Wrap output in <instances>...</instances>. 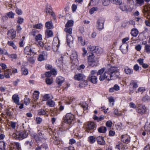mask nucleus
Wrapping results in <instances>:
<instances>
[{
    "instance_id": "29",
    "label": "nucleus",
    "mask_w": 150,
    "mask_h": 150,
    "mask_svg": "<svg viewBox=\"0 0 150 150\" xmlns=\"http://www.w3.org/2000/svg\"><path fill=\"white\" fill-rule=\"evenodd\" d=\"M98 131L100 133H105L107 131V128L105 127L101 126L98 128Z\"/></svg>"
},
{
    "instance_id": "6",
    "label": "nucleus",
    "mask_w": 150,
    "mask_h": 150,
    "mask_svg": "<svg viewBox=\"0 0 150 150\" xmlns=\"http://www.w3.org/2000/svg\"><path fill=\"white\" fill-rule=\"evenodd\" d=\"M136 111L139 114L142 115L146 113L147 109L144 105L139 104L136 109Z\"/></svg>"
},
{
    "instance_id": "42",
    "label": "nucleus",
    "mask_w": 150,
    "mask_h": 150,
    "mask_svg": "<svg viewBox=\"0 0 150 150\" xmlns=\"http://www.w3.org/2000/svg\"><path fill=\"white\" fill-rule=\"evenodd\" d=\"M6 15H7L8 18L13 19L14 18L15 13H13L12 11H11L7 13H6Z\"/></svg>"
},
{
    "instance_id": "59",
    "label": "nucleus",
    "mask_w": 150,
    "mask_h": 150,
    "mask_svg": "<svg viewBox=\"0 0 150 150\" xmlns=\"http://www.w3.org/2000/svg\"><path fill=\"white\" fill-rule=\"evenodd\" d=\"M129 40V37H126L125 38H123L122 40V44H128L129 45V42H127Z\"/></svg>"
},
{
    "instance_id": "18",
    "label": "nucleus",
    "mask_w": 150,
    "mask_h": 150,
    "mask_svg": "<svg viewBox=\"0 0 150 150\" xmlns=\"http://www.w3.org/2000/svg\"><path fill=\"white\" fill-rule=\"evenodd\" d=\"M64 77L61 76H59L56 79V83L58 85L61 86L62 83L64 82Z\"/></svg>"
},
{
    "instance_id": "57",
    "label": "nucleus",
    "mask_w": 150,
    "mask_h": 150,
    "mask_svg": "<svg viewBox=\"0 0 150 150\" xmlns=\"http://www.w3.org/2000/svg\"><path fill=\"white\" fill-rule=\"evenodd\" d=\"M98 8L96 7H93L89 10V13L90 14H92L95 11H97Z\"/></svg>"
},
{
    "instance_id": "11",
    "label": "nucleus",
    "mask_w": 150,
    "mask_h": 150,
    "mask_svg": "<svg viewBox=\"0 0 150 150\" xmlns=\"http://www.w3.org/2000/svg\"><path fill=\"white\" fill-rule=\"evenodd\" d=\"M129 45L128 44H122L120 47V50L123 54H126L128 51Z\"/></svg>"
},
{
    "instance_id": "25",
    "label": "nucleus",
    "mask_w": 150,
    "mask_h": 150,
    "mask_svg": "<svg viewBox=\"0 0 150 150\" xmlns=\"http://www.w3.org/2000/svg\"><path fill=\"white\" fill-rule=\"evenodd\" d=\"M10 75H12V70L11 69H7L4 73L5 77L6 78H9Z\"/></svg>"
},
{
    "instance_id": "53",
    "label": "nucleus",
    "mask_w": 150,
    "mask_h": 150,
    "mask_svg": "<svg viewBox=\"0 0 150 150\" xmlns=\"http://www.w3.org/2000/svg\"><path fill=\"white\" fill-rule=\"evenodd\" d=\"M8 56L9 58L12 59V60L17 59L18 58V55L16 54H9Z\"/></svg>"
},
{
    "instance_id": "38",
    "label": "nucleus",
    "mask_w": 150,
    "mask_h": 150,
    "mask_svg": "<svg viewBox=\"0 0 150 150\" xmlns=\"http://www.w3.org/2000/svg\"><path fill=\"white\" fill-rule=\"evenodd\" d=\"M130 85L132 86V88L134 89H136L138 87L137 82L134 80H132L130 83Z\"/></svg>"
},
{
    "instance_id": "17",
    "label": "nucleus",
    "mask_w": 150,
    "mask_h": 150,
    "mask_svg": "<svg viewBox=\"0 0 150 150\" xmlns=\"http://www.w3.org/2000/svg\"><path fill=\"white\" fill-rule=\"evenodd\" d=\"M69 124H64L63 125H62L59 127V131L61 132H63L65 131H66L67 130H69L70 126H69Z\"/></svg>"
},
{
    "instance_id": "35",
    "label": "nucleus",
    "mask_w": 150,
    "mask_h": 150,
    "mask_svg": "<svg viewBox=\"0 0 150 150\" xmlns=\"http://www.w3.org/2000/svg\"><path fill=\"white\" fill-rule=\"evenodd\" d=\"M46 12L47 13L50 14L52 11V8L51 6L48 4L46 5Z\"/></svg>"
},
{
    "instance_id": "2",
    "label": "nucleus",
    "mask_w": 150,
    "mask_h": 150,
    "mask_svg": "<svg viewBox=\"0 0 150 150\" xmlns=\"http://www.w3.org/2000/svg\"><path fill=\"white\" fill-rule=\"evenodd\" d=\"M96 124L94 122H89L85 126V131L89 133H93L96 130Z\"/></svg>"
},
{
    "instance_id": "14",
    "label": "nucleus",
    "mask_w": 150,
    "mask_h": 150,
    "mask_svg": "<svg viewBox=\"0 0 150 150\" xmlns=\"http://www.w3.org/2000/svg\"><path fill=\"white\" fill-rule=\"evenodd\" d=\"M70 58L71 60V63L74 64H75L74 62H77L78 61L77 53L76 52L73 53L70 56Z\"/></svg>"
},
{
    "instance_id": "23",
    "label": "nucleus",
    "mask_w": 150,
    "mask_h": 150,
    "mask_svg": "<svg viewBox=\"0 0 150 150\" xmlns=\"http://www.w3.org/2000/svg\"><path fill=\"white\" fill-rule=\"evenodd\" d=\"M130 33L132 36L136 37L139 33V31L136 28H133L131 30Z\"/></svg>"
},
{
    "instance_id": "28",
    "label": "nucleus",
    "mask_w": 150,
    "mask_h": 150,
    "mask_svg": "<svg viewBox=\"0 0 150 150\" xmlns=\"http://www.w3.org/2000/svg\"><path fill=\"white\" fill-rule=\"evenodd\" d=\"M33 142L31 141H26L24 143L25 146L27 147L28 149H30L33 146Z\"/></svg>"
},
{
    "instance_id": "45",
    "label": "nucleus",
    "mask_w": 150,
    "mask_h": 150,
    "mask_svg": "<svg viewBox=\"0 0 150 150\" xmlns=\"http://www.w3.org/2000/svg\"><path fill=\"white\" fill-rule=\"evenodd\" d=\"M39 92L38 91H35L33 94V98L35 100H37L38 99L39 97Z\"/></svg>"
},
{
    "instance_id": "32",
    "label": "nucleus",
    "mask_w": 150,
    "mask_h": 150,
    "mask_svg": "<svg viewBox=\"0 0 150 150\" xmlns=\"http://www.w3.org/2000/svg\"><path fill=\"white\" fill-rule=\"evenodd\" d=\"M66 42L67 45L69 46L71 42L73 40V38L72 35H67Z\"/></svg>"
},
{
    "instance_id": "10",
    "label": "nucleus",
    "mask_w": 150,
    "mask_h": 150,
    "mask_svg": "<svg viewBox=\"0 0 150 150\" xmlns=\"http://www.w3.org/2000/svg\"><path fill=\"white\" fill-rule=\"evenodd\" d=\"M24 53L27 55L31 56L34 54V52L30 46L26 47L24 49Z\"/></svg>"
},
{
    "instance_id": "63",
    "label": "nucleus",
    "mask_w": 150,
    "mask_h": 150,
    "mask_svg": "<svg viewBox=\"0 0 150 150\" xmlns=\"http://www.w3.org/2000/svg\"><path fill=\"white\" fill-rule=\"evenodd\" d=\"M88 48L89 51H92L94 53V51H95V49H96V46H92L90 45L88 46Z\"/></svg>"
},
{
    "instance_id": "24",
    "label": "nucleus",
    "mask_w": 150,
    "mask_h": 150,
    "mask_svg": "<svg viewBox=\"0 0 150 150\" xmlns=\"http://www.w3.org/2000/svg\"><path fill=\"white\" fill-rule=\"evenodd\" d=\"M93 118L94 120H96L97 122H99L104 120V116L101 115L99 117H98L96 116V115H94L93 116Z\"/></svg>"
},
{
    "instance_id": "52",
    "label": "nucleus",
    "mask_w": 150,
    "mask_h": 150,
    "mask_svg": "<svg viewBox=\"0 0 150 150\" xmlns=\"http://www.w3.org/2000/svg\"><path fill=\"white\" fill-rule=\"evenodd\" d=\"M43 25L41 23H38L35 24L33 26V28H36L39 29H41Z\"/></svg>"
},
{
    "instance_id": "49",
    "label": "nucleus",
    "mask_w": 150,
    "mask_h": 150,
    "mask_svg": "<svg viewBox=\"0 0 150 150\" xmlns=\"http://www.w3.org/2000/svg\"><path fill=\"white\" fill-rule=\"evenodd\" d=\"M78 40L79 42H80L81 45L83 46H84L85 44V41L83 40V38L82 36H80L78 37Z\"/></svg>"
},
{
    "instance_id": "40",
    "label": "nucleus",
    "mask_w": 150,
    "mask_h": 150,
    "mask_svg": "<svg viewBox=\"0 0 150 150\" xmlns=\"http://www.w3.org/2000/svg\"><path fill=\"white\" fill-rule=\"evenodd\" d=\"M46 104L50 107H53L55 105V102L53 100H50L47 102Z\"/></svg>"
},
{
    "instance_id": "7",
    "label": "nucleus",
    "mask_w": 150,
    "mask_h": 150,
    "mask_svg": "<svg viewBox=\"0 0 150 150\" xmlns=\"http://www.w3.org/2000/svg\"><path fill=\"white\" fill-rule=\"evenodd\" d=\"M104 19L102 18H99L98 20L96 23V26L99 31L101 30L104 28Z\"/></svg>"
},
{
    "instance_id": "41",
    "label": "nucleus",
    "mask_w": 150,
    "mask_h": 150,
    "mask_svg": "<svg viewBox=\"0 0 150 150\" xmlns=\"http://www.w3.org/2000/svg\"><path fill=\"white\" fill-rule=\"evenodd\" d=\"M6 145L5 142L3 141H0V149L4 150L5 149Z\"/></svg>"
},
{
    "instance_id": "51",
    "label": "nucleus",
    "mask_w": 150,
    "mask_h": 150,
    "mask_svg": "<svg viewBox=\"0 0 150 150\" xmlns=\"http://www.w3.org/2000/svg\"><path fill=\"white\" fill-rule=\"evenodd\" d=\"M24 21V18L20 16H19L18 18L17 23L18 24L20 25L22 24L23 23Z\"/></svg>"
},
{
    "instance_id": "4",
    "label": "nucleus",
    "mask_w": 150,
    "mask_h": 150,
    "mask_svg": "<svg viewBox=\"0 0 150 150\" xmlns=\"http://www.w3.org/2000/svg\"><path fill=\"white\" fill-rule=\"evenodd\" d=\"M75 119L74 115L71 113H68L63 118V120L65 124H70Z\"/></svg>"
},
{
    "instance_id": "50",
    "label": "nucleus",
    "mask_w": 150,
    "mask_h": 150,
    "mask_svg": "<svg viewBox=\"0 0 150 150\" xmlns=\"http://www.w3.org/2000/svg\"><path fill=\"white\" fill-rule=\"evenodd\" d=\"M37 135L38 136V141H40L41 140V139H42L44 137L43 135L44 134H42L40 131H38Z\"/></svg>"
},
{
    "instance_id": "61",
    "label": "nucleus",
    "mask_w": 150,
    "mask_h": 150,
    "mask_svg": "<svg viewBox=\"0 0 150 150\" xmlns=\"http://www.w3.org/2000/svg\"><path fill=\"white\" fill-rule=\"evenodd\" d=\"M60 142V140L59 138L55 137L54 139L53 143L57 145L59 144Z\"/></svg>"
},
{
    "instance_id": "62",
    "label": "nucleus",
    "mask_w": 150,
    "mask_h": 150,
    "mask_svg": "<svg viewBox=\"0 0 150 150\" xmlns=\"http://www.w3.org/2000/svg\"><path fill=\"white\" fill-rule=\"evenodd\" d=\"M112 123L111 120H108L106 122L105 125L107 127L110 128L112 126Z\"/></svg>"
},
{
    "instance_id": "1",
    "label": "nucleus",
    "mask_w": 150,
    "mask_h": 150,
    "mask_svg": "<svg viewBox=\"0 0 150 150\" xmlns=\"http://www.w3.org/2000/svg\"><path fill=\"white\" fill-rule=\"evenodd\" d=\"M119 75L118 68L112 66L108 69L103 75H100L99 79L100 81H103L105 78L108 81L114 80L118 78Z\"/></svg>"
},
{
    "instance_id": "60",
    "label": "nucleus",
    "mask_w": 150,
    "mask_h": 150,
    "mask_svg": "<svg viewBox=\"0 0 150 150\" xmlns=\"http://www.w3.org/2000/svg\"><path fill=\"white\" fill-rule=\"evenodd\" d=\"M14 147L16 149V150H21V147H20V144L18 142H15L14 145Z\"/></svg>"
},
{
    "instance_id": "44",
    "label": "nucleus",
    "mask_w": 150,
    "mask_h": 150,
    "mask_svg": "<svg viewBox=\"0 0 150 150\" xmlns=\"http://www.w3.org/2000/svg\"><path fill=\"white\" fill-rule=\"evenodd\" d=\"M46 114V111L43 109H41L38 111V115H43Z\"/></svg>"
},
{
    "instance_id": "26",
    "label": "nucleus",
    "mask_w": 150,
    "mask_h": 150,
    "mask_svg": "<svg viewBox=\"0 0 150 150\" xmlns=\"http://www.w3.org/2000/svg\"><path fill=\"white\" fill-rule=\"evenodd\" d=\"M120 90V87L117 84H115L113 87L110 88L109 92H113L115 91H118Z\"/></svg>"
},
{
    "instance_id": "16",
    "label": "nucleus",
    "mask_w": 150,
    "mask_h": 150,
    "mask_svg": "<svg viewBox=\"0 0 150 150\" xmlns=\"http://www.w3.org/2000/svg\"><path fill=\"white\" fill-rule=\"evenodd\" d=\"M12 99L13 102L16 105H20L19 98L17 94H14L12 96Z\"/></svg>"
},
{
    "instance_id": "33",
    "label": "nucleus",
    "mask_w": 150,
    "mask_h": 150,
    "mask_svg": "<svg viewBox=\"0 0 150 150\" xmlns=\"http://www.w3.org/2000/svg\"><path fill=\"white\" fill-rule=\"evenodd\" d=\"M144 45H146L144 46V51L147 54L150 53V45L147 44L146 43H144Z\"/></svg>"
},
{
    "instance_id": "30",
    "label": "nucleus",
    "mask_w": 150,
    "mask_h": 150,
    "mask_svg": "<svg viewBox=\"0 0 150 150\" xmlns=\"http://www.w3.org/2000/svg\"><path fill=\"white\" fill-rule=\"evenodd\" d=\"M103 49L101 47L99 46H96L94 53L97 54H100L103 52Z\"/></svg>"
},
{
    "instance_id": "47",
    "label": "nucleus",
    "mask_w": 150,
    "mask_h": 150,
    "mask_svg": "<svg viewBox=\"0 0 150 150\" xmlns=\"http://www.w3.org/2000/svg\"><path fill=\"white\" fill-rule=\"evenodd\" d=\"M100 0H90L89 3L88 4V6H90L91 4L93 5H96L97 4H98Z\"/></svg>"
},
{
    "instance_id": "36",
    "label": "nucleus",
    "mask_w": 150,
    "mask_h": 150,
    "mask_svg": "<svg viewBox=\"0 0 150 150\" xmlns=\"http://www.w3.org/2000/svg\"><path fill=\"white\" fill-rule=\"evenodd\" d=\"M45 27L48 29H51L52 28V21L47 22L45 23Z\"/></svg>"
},
{
    "instance_id": "31",
    "label": "nucleus",
    "mask_w": 150,
    "mask_h": 150,
    "mask_svg": "<svg viewBox=\"0 0 150 150\" xmlns=\"http://www.w3.org/2000/svg\"><path fill=\"white\" fill-rule=\"evenodd\" d=\"M72 29L71 28L65 27L64 29V31L66 33L67 35H71L72 34Z\"/></svg>"
},
{
    "instance_id": "15",
    "label": "nucleus",
    "mask_w": 150,
    "mask_h": 150,
    "mask_svg": "<svg viewBox=\"0 0 150 150\" xmlns=\"http://www.w3.org/2000/svg\"><path fill=\"white\" fill-rule=\"evenodd\" d=\"M47 54L46 52H43L42 54H40L38 57V61L41 62L45 59V57H47Z\"/></svg>"
},
{
    "instance_id": "39",
    "label": "nucleus",
    "mask_w": 150,
    "mask_h": 150,
    "mask_svg": "<svg viewBox=\"0 0 150 150\" xmlns=\"http://www.w3.org/2000/svg\"><path fill=\"white\" fill-rule=\"evenodd\" d=\"M7 44L8 45L12 47L13 49L16 50L17 49V47L16 45L14 44L13 41H8Z\"/></svg>"
},
{
    "instance_id": "13",
    "label": "nucleus",
    "mask_w": 150,
    "mask_h": 150,
    "mask_svg": "<svg viewBox=\"0 0 150 150\" xmlns=\"http://www.w3.org/2000/svg\"><path fill=\"white\" fill-rule=\"evenodd\" d=\"M88 80L93 84H96L98 79L97 77L95 76L90 75L88 78Z\"/></svg>"
},
{
    "instance_id": "5",
    "label": "nucleus",
    "mask_w": 150,
    "mask_h": 150,
    "mask_svg": "<svg viewBox=\"0 0 150 150\" xmlns=\"http://www.w3.org/2000/svg\"><path fill=\"white\" fill-rule=\"evenodd\" d=\"M88 64L92 67L97 65V63L94 59V56L93 54L91 52H88Z\"/></svg>"
},
{
    "instance_id": "54",
    "label": "nucleus",
    "mask_w": 150,
    "mask_h": 150,
    "mask_svg": "<svg viewBox=\"0 0 150 150\" xmlns=\"http://www.w3.org/2000/svg\"><path fill=\"white\" fill-rule=\"evenodd\" d=\"M21 71L22 72V74L25 75H27L28 74V71L27 69L25 68H22Z\"/></svg>"
},
{
    "instance_id": "64",
    "label": "nucleus",
    "mask_w": 150,
    "mask_h": 150,
    "mask_svg": "<svg viewBox=\"0 0 150 150\" xmlns=\"http://www.w3.org/2000/svg\"><path fill=\"white\" fill-rule=\"evenodd\" d=\"M144 129L146 131L150 132V123L148 125H145Z\"/></svg>"
},
{
    "instance_id": "3",
    "label": "nucleus",
    "mask_w": 150,
    "mask_h": 150,
    "mask_svg": "<svg viewBox=\"0 0 150 150\" xmlns=\"http://www.w3.org/2000/svg\"><path fill=\"white\" fill-rule=\"evenodd\" d=\"M28 133L25 130L16 132L13 134V137L17 140H22L26 138L28 136Z\"/></svg>"
},
{
    "instance_id": "9",
    "label": "nucleus",
    "mask_w": 150,
    "mask_h": 150,
    "mask_svg": "<svg viewBox=\"0 0 150 150\" xmlns=\"http://www.w3.org/2000/svg\"><path fill=\"white\" fill-rule=\"evenodd\" d=\"M74 80L78 81H83L86 79L85 76L81 73H78L74 75Z\"/></svg>"
},
{
    "instance_id": "56",
    "label": "nucleus",
    "mask_w": 150,
    "mask_h": 150,
    "mask_svg": "<svg viewBox=\"0 0 150 150\" xmlns=\"http://www.w3.org/2000/svg\"><path fill=\"white\" fill-rule=\"evenodd\" d=\"M25 36H23L22 37V38L20 39V42H19V44L20 45V47H23L24 45V44L23 43V42L25 39Z\"/></svg>"
},
{
    "instance_id": "37",
    "label": "nucleus",
    "mask_w": 150,
    "mask_h": 150,
    "mask_svg": "<svg viewBox=\"0 0 150 150\" xmlns=\"http://www.w3.org/2000/svg\"><path fill=\"white\" fill-rule=\"evenodd\" d=\"M142 100L144 102H149L150 101V97L149 96L146 95L142 98Z\"/></svg>"
},
{
    "instance_id": "43",
    "label": "nucleus",
    "mask_w": 150,
    "mask_h": 150,
    "mask_svg": "<svg viewBox=\"0 0 150 150\" xmlns=\"http://www.w3.org/2000/svg\"><path fill=\"white\" fill-rule=\"evenodd\" d=\"M53 80L52 78H47L46 79L45 82L48 85H51L53 83Z\"/></svg>"
},
{
    "instance_id": "34",
    "label": "nucleus",
    "mask_w": 150,
    "mask_h": 150,
    "mask_svg": "<svg viewBox=\"0 0 150 150\" xmlns=\"http://www.w3.org/2000/svg\"><path fill=\"white\" fill-rule=\"evenodd\" d=\"M96 139L93 136H91L88 137V142L91 144H93L95 142Z\"/></svg>"
},
{
    "instance_id": "48",
    "label": "nucleus",
    "mask_w": 150,
    "mask_h": 150,
    "mask_svg": "<svg viewBox=\"0 0 150 150\" xmlns=\"http://www.w3.org/2000/svg\"><path fill=\"white\" fill-rule=\"evenodd\" d=\"M81 107L84 110H86L88 109V105L85 102H83L81 104Z\"/></svg>"
},
{
    "instance_id": "55",
    "label": "nucleus",
    "mask_w": 150,
    "mask_h": 150,
    "mask_svg": "<svg viewBox=\"0 0 150 150\" xmlns=\"http://www.w3.org/2000/svg\"><path fill=\"white\" fill-rule=\"evenodd\" d=\"M35 40L36 41H38L39 40H42V36L41 34H38L35 37Z\"/></svg>"
},
{
    "instance_id": "58",
    "label": "nucleus",
    "mask_w": 150,
    "mask_h": 150,
    "mask_svg": "<svg viewBox=\"0 0 150 150\" xmlns=\"http://www.w3.org/2000/svg\"><path fill=\"white\" fill-rule=\"evenodd\" d=\"M4 54L8 56L9 54L7 51L5 49H2L1 48V52H0V55Z\"/></svg>"
},
{
    "instance_id": "21",
    "label": "nucleus",
    "mask_w": 150,
    "mask_h": 150,
    "mask_svg": "<svg viewBox=\"0 0 150 150\" xmlns=\"http://www.w3.org/2000/svg\"><path fill=\"white\" fill-rule=\"evenodd\" d=\"M58 108L56 112L58 113H60V112L63 111L64 108V105L61 102H59L58 105Z\"/></svg>"
},
{
    "instance_id": "19",
    "label": "nucleus",
    "mask_w": 150,
    "mask_h": 150,
    "mask_svg": "<svg viewBox=\"0 0 150 150\" xmlns=\"http://www.w3.org/2000/svg\"><path fill=\"white\" fill-rule=\"evenodd\" d=\"M143 13L145 16L147 17L150 16V5H149L146 8L144 9Z\"/></svg>"
},
{
    "instance_id": "27",
    "label": "nucleus",
    "mask_w": 150,
    "mask_h": 150,
    "mask_svg": "<svg viewBox=\"0 0 150 150\" xmlns=\"http://www.w3.org/2000/svg\"><path fill=\"white\" fill-rule=\"evenodd\" d=\"M74 24V21L72 20H69L65 25V27L72 28Z\"/></svg>"
},
{
    "instance_id": "22",
    "label": "nucleus",
    "mask_w": 150,
    "mask_h": 150,
    "mask_svg": "<svg viewBox=\"0 0 150 150\" xmlns=\"http://www.w3.org/2000/svg\"><path fill=\"white\" fill-rule=\"evenodd\" d=\"M8 34L9 35L10 37L13 39L16 38V32L13 30H9L8 32Z\"/></svg>"
},
{
    "instance_id": "12",
    "label": "nucleus",
    "mask_w": 150,
    "mask_h": 150,
    "mask_svg": "<svg viewBox=\"0 0 150 150\" xmlns=\"http://www.w3.org/2000/svg\"><path fill=\"white\" fill-rule=\"evenodd\" d=\"M96 141L98 144L104 145L106 144L104 137L102 136H100L96 138Z\"/></svg>"
},
{
    "instance_id": "20",
    "label": "nucleus",
    "mask_w": 150,
    "mask_h": 150,
    "mask_svg": "<svg viewBox=\"0 0 150 150\" xmlns=\"http://www.w3.org/2000/svg\"><path fill=\"white\" fill-rule=\"evenodd\" d=\"M124 71L125 73L128 75H130L133 73V70L130 69L128 66H126L124 68Z\"/></svg>"
},
{
    "instance_id": "46",
    "label": "nucleus",
    "mask_w": 150,
    "mask_h": 150,
    "mask_svg": "<svg viewBox=\"0 0 150 150\" xmlns=\"http://www.w3.org/2000/svg\"><path fill=\"white\" fill-rule=\"evenodd\" d=\"M45 34L48 36V38L52 37L53 35V33L52 31L48 29L46 31Z\"/></svg>"
},
{
    "instance_id": "8",
    "label": "nucleus",
    "mask_w": 150,
    "mask_h": 150,
    "mask_svg": "<svg viewBox=\"0 0 150 150\" xmlns=\"http://www.w3.org/2000/svg\"><path fill=\"white\" fill-rule=\"evenodd\" d=\"M121 140L123 143L127 144L131 141V137L127 134H123L121 137Z\"/></svg>"
}]
</instances>
